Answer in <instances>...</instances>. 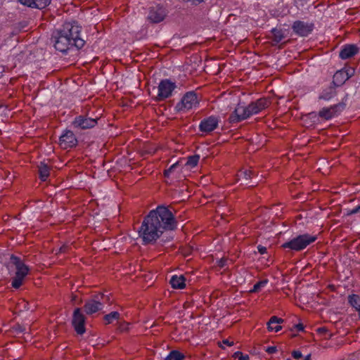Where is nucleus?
Here are the masks:
<instances>
[{"mask_svg": "<svg viewBox=\"0 0 360 360\" xmlns=\"http://www.w3.org/2000/svg\"><path fill=\"white\" fill-rule=\"evenodd\" d=\"M80 32L81 27L76 22H65L53 36L55 49L65 53L73 46L77 49L83 47L84 41L81 39Z\"/></svg>", "mask_w": 360, "mask_h": 360, "instance_id": "nucleus-2", "label": "nucleus"}, {"mask_svg": "<svg viewBox=\"0 0 360 360\" xmlns=\"http://www.w3.org/2000/svg\"><path fill=\"white\" fill-rule=\"evenodd\" d=\"M348 302L359 312V309H360V297L355 294L351 295L348 297Z\"/></svg>", "mask_w": 360, "mask_h": 360, "instance_id": "nucleus-24", "label": "nucleus"}, {"mask_svg": "<svg viewBox=\"0 0 360 360\" xmlns=\"http://www.w3.org/2000/svg\"><path fill=\"white\" fill-rule=\"evenodd\" d=\"M251 175H252V172L250 171V170H243V171H240L238 174V179L239 181H245V182H242L241 184H248V181L250 177H251Z\"/></svg>", "mask_w": 360, "mask_h": 360, "instance_id": "nucleus-25", "label": "nucleus"}, {"mask_svg": "<svg viewBox=\"0 0 360 360\" xmlns=\"http://www.w3.org/2000/svg\"><path fill=\"white\" fill-rule=\"evenodd\" d=\"M175 228L176 221L171 211L164 206H158L144 219L139 229V236L143 243L147 244L159 238L164 230Z\"/></svg>", "mask_w": 360, "mask_h": 360, "instance_id": "nucleus-1", "label": "nucleus"}, {"mask_svg": "<svg viewBox=\"0 0 360 360\" xmlns=\"http://www.w3.org/2000/svg\"><path fill=\"white\" fill-rule=\"evenodd\" d=\"M16 330L19 331V332H22V328L20 327V326H18L17 328H16Z\"/></svg>", "mask_w": 360, "mask_h": 360, "instance_id": "nucleus-41", "label": "nucleus"}, {"mask_svg": "<svg viewBox=\"0 0 360 360\" xmlns=\"http://www.w3.org/2000/svg\"><path fill=\"white\" fill-rule=\"evenodd\" d=\"M22 304H24V309L25 310H29L30 309V308L28 307L29 304L27 302H22Z\"/></svg>", "mask_w": 360, "mask_h": 360, "instance_id": "nucleus-37", "label": "nucleus"}, {"mask_svg": "<svg viewBox=\"0 0 360 360\" xmlns=\"http://www.w3.org/2000/svg\"><path fill=\"white\" fill-rule=\"evenodd\" d=\"M59 144L62 148H71L77 144V139L72 131L65 130L60 136Z\"/></svg>", "mask_w": 360, "mask_h": 360, "instance_id": "nucleus-10", "label": "nucleus"}, {"mask_svg": "<svg viewBox=\"0 0 360 360\" xmlns=\"http://www.w3.org/2000/svg\"><path fill=\"white\" fill-rule=\"evenodd\" d=\"M21 4L31 8L43 9L48 6L51 0H18Z\"/></svg>", "mask_w": 360, "mask_h": 360, "instance_id": "nucleus-17", "label": "nucleus"}, {"mask_svg": "<svg viewBox=\"0 0 360 360\" xmlns=\"http://www.w3.org/2000/svg\"><path fill=\"white\" fill-rule=\"evenodd\" d=\"M176 88V84L174 82L169 79H162L158 86V100L162 101L171 97Z\"/></svg>", "mask_w": 360, "mask_h": 360, "instance_id": "nucleus-7", "label": "nucleus"}, {"mask_svg": "<svg viewBox=\"0 0 360 360\" xmlns=\"http://www.w3.org/2000/svg\"><path fill=\"white\" fill-rule=\"evenodd\" d=\"M268 282H269L268 279H264L262 281H260L257 282V283H255L252 289H251L250 291L251 292H258L262 288H264L266 285V284L268 283Z\"/></svg>", "mask_w": 360, "mask_h": 360, "instance_id": "nucleus-27", "label": "nucleus"}, {"mask_svg": "<svg viewBox=\"0 0 360 360\" xmlns=\"http://www.w3.org/2000/svg\"><path fill=\"white\" fill-rule=\"evenodd\" d=\"M120 314L117 311H112L105 316V321L107 323H112L114 320L119 319Z\"/></svg>", "mask_w": 360, "mask_h": 360, "instance_id": "nucleus-28", "label": "nucleus"}, {"mask_svg": "<svg viewBox=\"0 0 360 360\" xmlns=\"http://www.w3.org/2000/svg\"><path fill=\"white\" fill-rule=\"evenodd\" d=\"M200 160L199 155H194L188 157L186 163L184 164V168L187 169H191L195 167L198 165V163Z\"/></svg>", "mask_w": 360, "mask_h": 360, "instance_id": "nucleus-21", "label": "nucleus"}, {"mask_svg": "<svg viewBox=\"0 0 360 360\" xmlns=\"http://www.w3.org/2000/svg\"><path fill=\"white\" fill-rule=\"evenodd\" d=\"M360 210V205L353 208L352 210L348 212V214H354L357 213Z\"/></svg>", "mask_w": 360, "mask_h": 360, "instance_id": "nucleus-34", "label": "nucleus"}, {"mask_svg": "<svg viewBox=\"0 0 360 360\" xmlns=\"http://www.w3.org/2000/svg\"><path fill=\"white\" fill-rule=\"evenodd\" d=\"M358 52V48L356 45L349 44L345 46L340 52V57L342 59H347L354 56Z\"/></svg>", "mask_w": 360, "mask_h": 360, "instance_id": "nucleus-18", "label": "nucleus"}, {"mask_svg": "<svg viewBox=\"0 0 360 360\" xmlns=\"http://www.w3.org/2000/svg\"><path fill=\"white\" fill-rule=\"evenodd\" d=\"M72 322L75 331L78 334L82 335L85 333V318L79 308H76L74 310Z\"/></svg>", "mask_w": 360, "mask_h": 360, "instance_id": "nucleus-9", "label": "nucleus"}, {"mask_svg": "<svg viewBox=\"0 0 360 360\" xmlns=\"http://www.w3.org/2000/svg\"><path fill=\"white\" fill-rule=\"evenodd\" d=\"M359 316H360V309H359Z\"/></svg>", "mask_w": 360, "mask_h": 360, "instance_id": "nucleus-42", "label": "nucleus"}, {"mask_svg": "<svg viewBox=\"0 0 360 360\" xmlns=\"http://www.w3.org/2000/svg\"><path fill=\"white\" fill-rule=\"evenodd\" d=\"M185 281L186 280L183 275H174L170 279V284L173 288L183 289L186 286Z\"/></svg>", "mask_w": 360, "mask_h": 360, "instance_id": "nucleus-20", "label": "nucleus"}, {"mask_svg": "<svg viewBox=\"0 0 360 360\" xmlns=\"http://www.w3.org/2000/svg\"><path fill=\"white\" fill-rule=\"evenodd\" d=\"M276 351H277V349L274 346H270V347H266V352H268L269 354H274Z\"/></svg>", "mask_w": 360, "mask_h": 360, "instance_id": "nucleus-33", "label": "nucleus"}, {"mask_svg": "<svg viewBox=\"0 0 360 360\" xmlns=\"http://www.w3.org/2000/svg\"><path fill=\"white\" fill-rule=\"evenodd\" d=\"M184 358V355L180 352L173 350L166 356L165 360H182Z\"/></svg>", "mask_w": 360, "mask_h": 360, "instance_id": "nucleus-26", "label": "nucleus"}, {"mask_svg": "<svg viewBox=\"0 0 360 360\" xmlns=\"http://www.w3.org/2000/svg\"><path fill=\"white\" fill-rule=\"evenodd\" d=\"M104 295H97L94 298L87 301L84 304V310L87 314H94L103 308Z\"/></svg>", "mask_w": 360, "mask_h": 360, "instance_id": "nucleus-8", "label": "nucleus"}, {"mask_svg": "<svg viewBox=\"0 0 360 360\" xmlns=\"http://www.w3.org/2000/svg\"><path fill=\"white\" fill-rule=\"evenodd\" d=\"M286 360H290V359H286Z\"/></svg>", "mask_w": 360, "mask_h": 360, "instance_id": "nucleus-43", "label": "nucleus"}, {"mask_svg": "<svg viewBox=\"0 0 360 360\" xmlns=\"http://www.w3.org/2000/svg\"><path fill=\"white\" fill-rule=\"evenodd\" d=\"M295 327H296V328H297L298 330H300V331H302V330H304V327H303L302 324H301V323L297 324V325L295 326Z\"/></svg>", "mask_w": 360, "mask_h": 360, "instance_id": "nucleus-35", "label": "nucleus"}, {"mask_svg": "<svg viewBox=\"0 0 360 360\" xmlns=\"http://www.w3.org/2000/svg\"><path fill=\"white\" fill-rule=\"evenodd\" d=\"M343 107L341 105H334L329 108H323L319 112V116L328 120L338 115Z\"/></svg>", "mask_w": 360, "mask_h": 360, "instance_id": "nucleus-15", "label": "nucleus"}, {"mask_svg": "<svg viewBox=\"0 0 360 360\" xmlns=\"http://www.w3.org/2000/svg\"><path fill=\"white\" fill-rule=\"evenodd\" d=\"M354 70L352 68H344L337 71L333 75V82L335 86H339L348 80L354 74Z\"/></svg>", "mask_w": 360, "mask_h": 360, "instance_id": "nucleus-11", "label": "nucleus"}, {"mask_svg": "<svg viewBox=\"0 0 360 360\" xmlns=\"http://www.w3.org/2000/svg\"><path fill=\"white\" fill-rule=\"evenodd\" d=\"M218 124V118L214 116H210L200 122L199 128L203 133H210L214 130L217 127Z\"/></svg>", "mask_w": 360, "mask_h": 360, "instance_id": "nucleus-14", "label": "nucleus"}, {"mask_svg": "<svg viewBox=\"0 0 360 360\" xmlns=\"http://www.w3.org/2000/svg\"><path fill=\"white\" fill-rule=\"evenodd\" d=\"M257 250L261 255H264L266 253V248L261 245L257 246Z\"/></svg>", "mask_w": 360, "mask_h": 360, "instance_id": "nucleus-32", "label": "nucleus"}, {"mask_svg": "<svg viewBox=\"0 0 360 360\" xmlns=\"http://www.w3.org/2000/svg\"><path fill=\"white\" fill-rule=\"evenodd\" d=\"M11 262L15 266V275L12 279L11 285L13 288H19L27 276L30 269L19 257L12 255Z\"/></svg>", "mask_w": 360, "mask_h": 360, "instance_id": "nucleus-4", "label": "nucleus"}, {"mask_svg": "<svg viewBox=\"0 0 360 360\" xmlns=\"http://www.w3.org/2000/svg\"><path fill=\"white\" fill-rule=\"evenodd\" d=\"M39 172L41 180L46 181L49 176V167L46 164L41 162L39 166Z\"/></svg>", "mask_w": 360, "mask_h": 360, "instance_id": "nucleus-23", "label": "nucleus"}, {"mask_svg": "<svg viewBox=\"0 0 360 360\" xmlns=\"http://www.w3.org/2000/svg\"><path fill=\"white\" fill-rule=\"evenodd\" d=\"M316 240V236L309 234L300 235L283 243L282 247L294 251H300L307 248Z\"/></svg>", "mask_w": 360, "mask_h": 360, "instance_id": "nucleus-5", "label": "nucleus"}, {"mask_svg": "<svg viewBox=\"0 0 360 360\" xmlns=\"http://www.w3.org/2000/svg\"><path fill=\"white\" fill-rule=\"evenodd\" d=\"M283 322V319L277 316H272L270 320L267 322V328L270 332H278L281 330V323Z\"/></svg>", "mask_w": 360, "mask_h": 360, "instance_id": "nucleus-19", "label": "nucleus"}, {"mask_svg": "<svg viewBox=\"0 0 360 360\" xmlns=\"http://www.w3.org/2000/svg\"><path fill=\"white\" fill-rule=\"evenodd\" d=\"M65 251V246H63L61 248H60L58 252H64Z\"/></svg>", "mask_w": 360, "mask_h": 360, "instance_id": "nucleus-40", "label": "nucleus"}, {"mask_svg": "<svg viewBox=\"0 0 360 360\" xmlns=\"http://www.w3.org/2000/svg\"><path fill=\"white\" fill-rule=\"evenodd\" d=\"M165 16V9L162 6L157 5L150 8L148 18L152 22L158 23L162 21Z\"/></svg>", "mask_w": 360, "mask_h": 360, "instance_id": "nucleus-13", "label": "nucleus"}, {"mask_svg": "<svg viewBox=\"0 0 360 360\" xmlns=\"http://www.w3.org/2000/svg\"><path fill=\"white\" fill-rule=\"evenodd\" d=\"M292 28L297 34L301 37H305L312 32L314 25L312 23L297 20L293 23Z\"/></svg>", "mask_w": 360, "mask_h": 360, "instance_id": "nucleus-12", "label": "nucleus"}, {"mask_svg": "<svg viewBox=\"0 0 360 360\" xmlns=\"http://www.w3.org/2000/svg\"><path fill=\"white\" fill-rule=\"evenodd\" d=\"M179 167V162H176L172 165L169 169L165 171V176L169 177L172 174H173L177 168Z\"/></svg>", "mask_w": 360, "mask_h": 360, "instance_id": "nucleus-29", "label": "nucleus"}, {"mask_svg": "<svg viewBox=\"0 0 360 360\" xmlns=\"http://www.w3.org/2000/svg\"><path fill=\"white\" fill-rule=\"evenodd\" d=\"M292 356L295 359H299L302 356V352L299 350H295L292 352Z\"/></svg>", "mask_w": 360, "mask_h": 360, "instance_id": "nucleus-31", "label": "nucleus"}, {"mask_svg": "<svg viewBox=\"0 0 360 360\" xmlns=\"http://www.w3.org/2000/svg\"><path fill=\"white\" fill-rule=\"evenodd\" d=\"M199 101L197 94L193 91L187 92L176 105L179 112H187L198 106Z\"/></svg>", "mask_w": 360, "mask_h": 360, "instance_id": "nucleus-6", "label": "nucleus"}, {"mask_svg": "<svg viewBox=\"0 0 360 360\" xmlns=\"http://www.w3.org/2000/svg\"><path fill=\"white\" fill-rule=\"evenodd\" d=\"M233 358L235 360H249V356L248 354H244L240 352H235Z\"/></svg>", "mask_w": 360, "mask_h": 360, "instance_id": "nucleus-30", "label": "nucleus"}, {"mask_svg": "<svg viewBox=\"0 0 360 360\" xmlns=\"http://www.w3.org/2000/svg\"><path fill=\"white\" fill-rule=\"evenodd\" d=\"M223 343L228 345V346H232L233 342H229L228 340H223Z\"/></svg>", "mask_w": 360, "mask_h": 360, "instance_id": "nucleus-36", "label": "nucleus"}, {"mask_svg": "<svg viewBox=\"0 0 360 360\" xmlns=\"http://www.w3.org/2000/svg\"><path fill=\"white\" fill-rule=\"evenodd\" d=\"M335 94L336 93L335 89L330 86L322 91V93L319 95V98L324 101H330L335 96Z\"/></svg>", "mask_w": 360, "mask_h": 360, "instance_id": "nucleus-22", "label": "nucleus"}, {"mask_svg": "<svg viewBox=\"0 0 360 360\" xmlns=\"http://www.w3.org/2000/svg\"><path fill=\"white\" fill-rule=\"evenodd\" d=\"M270 105V101L267 98H262L252 102L245 106L238 104L233 113L229 117L231 122H238L248 119L253 115L258 114Z\"/></svg>", "mask_w": 360, "mask_h": 360, "instance_id": "nucleus-3", "label": "nucleus"}, {"mask_svg": "<svg viewBox=\"0 0 360 360\" xmlns=\"http://www.w3.org/2000/svg\"><path fill=\"white\" fill-rule=\"evenodd\" d=\"M304 360H311V354H307Z\"/></svg>", "mask_w": 360, "mask_h": 360, "instance_id": "nucleus-39", "label": "nucleus"}, {"mask_svg": "<svg viewBox=\"0 0 360 360\" xmlns=\"http://www.w3.org/2000/svg\"><path fill=\"white\" fill-rule=\"evenodd\" d=\"M219 265L220 266H224L225 265V261L221 259L220 261H219Z\"/></svg>", "mask_w": 360, "mask_h": 360, "instance_id": "nucleus-38", "label": "nucleus"}, {"mask_svg": "<svg viewBox=\"0 0 360 360\" xmlns=\"http://www.w3.org/2000/svg\"><path fill=\"white\" fill-rule=\"evenodd\" d=\"M73 124L76 127L86 129L95 127L97 124V120L79 116L75 119Z\"/></svg>", "mask_w": 360, "mask_h": 360, "instance_id": "nucleus-16", "label": "nucleus"}]
</instances>
